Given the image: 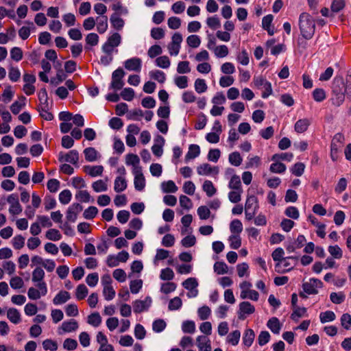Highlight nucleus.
<instances>
[{
  "label": "nucleus",
  "mask_w": 351,
  "mask_h": 351,
  "mask_svg": "<svg viewBox=\"0 0 351 351\" xmlns=\"http://www.w3.org/2000/svg\"><path fill=\"white\" fill-rule=\"evenodd\" d=\"M12 245L16 250L21 249L25 244V237L22 235H16L12 239Z\"/></svg>",
  "instance_id": "obj_59"
},
{
  "label": "nucleus",
  "mask_w": 351,
  "mask_h": 351,
  "mask_svg": "<svg viewBox=\"0 0 351 351\" xmlns=\"http://www.w3.org/2000/svg\"><path fill=\"white\" fill-rule=\"evenodd\" d=\"M228 48L226 45H219L215 47L214 49V53L217 58H224L228 54Z\"/></svg>",
  "instance_id": "obj_49"
},
{
  "label": "nucleus",
  "mask_w": 351,
  "mask_h": 351,
  "mask_svg": "<svg viewBox=\"0 0 351 351\" xmlns=\"http://www.w3.org/2000/svg\"><path fill=\"white\" fill-rule=\"evenodd\" d=\"M335 314L331 311H326L321 313L319 315L320 322L323 324L328 322H332L335 319Z\"/></svg>",
  "instance_id": "obj_42"
},
{
  "label": "nucleus",
  "mask_w": 351,
  "mask_h": 351,
  "mask_svg": "<svg viewBox=\"0 0 351 351\" xmlns=\"http://www.w3.org/2000/svg\"><path fill=\"white\" fill-rule=\"evenodd\" d=\"M25 100L26 97L24 96H21L19 98L18 101H14L10 107L12 112L14 114H19L22 108L25 106Z\"/></svg>",
  "instance_id": "obj_24"
},
{
  "label": "nucleus",
  "mask_w": 351,
  "mask_h": 351,
  "mask_svg": "<svg viewBox=\"0 0 351 351\" xmlns=\"http://www.w3.org/2000/svg\"><path fill=\"white\" fill-rule=\"evenodd\" d=\"M323 286V282L317 278H311L308 282H304L302 285V288L304 292L308 294H317V288H321Z\"/></svg>",
  "instance_id": "obj_7"
},
{
  "label": "nucleus",
  "mask_w": 351,
  "mask_h": 351,
  "mask_svg": "<svg viewBox=\"0 0 351 351\" xmlns=\"http://www.w3.org/2000/svg\"><path fill=\"white\" fill-rule=\"evenodd\" d=\"M97 23V29L99 34H104L108 29V17L103 15L97 17L95 23Z\"/></svg>",
  "instance_id": "obj_18"
},
{
  "label": "nucleus",
  "mask_w": 351,
  "mask_h": 351,
  "mask_svg": "<svg viewBox=\"0 0 351 351\" xmlns=\"http://www.w3.org/2000/svg\"><path fill=\"white\" fill-rule=\"evenodd\" d=\"M70 293L66 291H60L53 298L54 304H62L70 299Z\"/></svg>",
  "instance_id": "obj_23"
},
{
  "label": "nucleus",
  "mask_w": 351,
  "mask_h": 351,
  "mask_svg": "<svg viewBox=\"0 0 351 351\" xmlns=\"http://www.w3.org/2000/svg\"><path fill=\"white\" fill-rule=\"evenodd\" d=\"M230 229L232 234L239 235V234H240L243 230V225L241 221L239 219L232 220L230 225Z\"/></svg>",
  "instance_id": "obj_33"
},
{
  "label": "nucleus",
  "mask_w": 351,
  "mask_h": 351,
  "mask_svg": "<svg viewBox=\"0 0 351 351\" xmlns=\"http://www.w3.org/2000/svg\"><path fill=\"white\" fill-rule=\"evenodd\" d=\"M199 351H211L210 341L206 336L200 335L197 338Z\"/></svg>",
  "instance_id": "obj_13"
},
{
  "label": "nucleus",
  "mask_w": 351,
  "mask_h": 351,
  "mask_svg": "<svg viewBox=\"0 0 351 351\" xmlns=\"http://www.w3.org/2000/svg\"><path fill=\"white\" fill-rule=\"evenodd\" d=\"M312 95L314 100L317 102H322L326 97V92L323 88H315Z\"/></svg>",
  "instance_id": "obj_44"
},
{
  "label": "nucleus",
  "mask_w": 351,
  "mask_h": 351,
  "mask_svg": "<svg viewBox=\"0 0 351 351\" xmlns=\"http://www.w3.org/2000/svg\"><path fill=\"white\" fill-rule=\"evenodd\" d=\"M78 328V323L75 319H71L62 323L59 330H62L64 332H71L75 331Z\"/></svg>",
  "instance_id": "obj_16"
},
{
  "label": "nucleus",
  "mask_w": 351,
  "mask_h": 351,
  "mask_svg": "<svg viewBox=\"0 0 351 351\" xmlns=\"http://www.w3.org/2000/svg\"><path fill=\"white\" fill-rule=\"evenodd\" d=\"M134 188L136 191H141L145 186V179L144 176H135L134 180Z\"/></svg>",
  "instance_id": "obj_56"
},
{
  "label": "nucleus",
  "mask_w": 351,
  "mask_h": 351,
  "mask_svg": "<svg viewBox=\"0 0 351 351\" xmlns=\"http://www.w3.org/2000/svg\"><path fill=\"white\" fill-rule=\"evenodd\" d=\"M71 197L72 194L69 189H64L59 194V201L64 205L68 204L71 202Z\"/></svg>",
  "instance_id": "obj_35"
},
{
  "label": "nucleus",
  "mask_w": 351,
  "mask_h": 351,
  "mask_svg": "<svg viewBox=\"0 0 351 351\" xmlns=\"http://www.w3.org/2000/svg\"><path fill=\"white\" fill-rule=\"evenodd\" d=\"M182 330L185 333L193 334L195 331V324L193 321H184L182 325Z\"/></svg>",
  "instance_id": "obj_40"
},
{
  "label": "nucleus",
  "mask_w": 351,
  "mask_h": 351,
  "mask_svg": "<svg viewBox=\"0 0 351 351\" xmlns=\"http://www.w3.org/2000/svg\"><path fill=\"white\" fill-rule=\"evenodd\" d=\"M121 42V35L115 32L112 34L102 46V51L106 53H112L113 49L118 47Z\"/></svg>",
  "instance_id": "obj_4"
},
{
  "label": "nucleus",
  "mask_w": 351,
  "mask_h": 351,
  "mask_svg": "<svg viewBox=\"0 0 351 351\" xmlns=\"http://www.w3.org/2000/svg\"><path fill=\"white\" fill-rule=\"evenodd\" d=\"M98 213L97 207L91 206L86 208L83 213V216L86 219H94Z\"/></svg>",
  "instance_id": "obj_47"
},
{
  "label": "nucleus",
  "mask_w": 351,
  "mask_h": 351,
  "mask_svg": "<svg viewBox=\"0 0 351 351\" xmlns=\"http://www.w3.org/2000/svg\"><path fill=\"white\" fill-rule=\"evenodd\" d=\"M203 191L206 193L208 197H212L214 195L217 190L214 186L213 182L210 180H206L202 186Z\"/></svg>",
  "instance_id": "obj_32"
},
{
  "label": "nucleus",
  "mask_w": 351,
  "mask_h": 351,
  "mask_svg": "<svg viewBox=\"0 0 351 351\" xmlns=\"http://www.w3.org/2000/svg\"><path fill=\"white\" fill-rule=\"evenodd\" d=\"M332 97L331 98L332 105L340 106L345 100L346 86L342 78L333 80L332 86Z\"/></svg>",
  "instance_id": "obj_2"
},
{
  "label": "nucleus",
  "mask_w": 351,
  "mask_h": 351,
  "mask_svg": "<svg viewBox=\"0 0 351 351\" xmlns=\"http://www.w3.org/2000/svg\"><path fill=\"white\" fill-rule=\"evenodd\" d=\"M255 334L252 329H247L243 337V341L245 346L250 347L254 339Z\"/></svg>",
  "instance_id": "obj_31"
},
{
  "label": "nucleus",
  "mask_w": 351,
  "mask_h": 351,
  "mask_svg": "<svg viewBox=\"0 0 351 351\" xmlns=\"http://www.w3.org/2000/svg\"><path fill=\"white\" fill-rule=\"evenodd\" d=\"M161 189L164 193H175L178 191V187L172 180L162 182Z\"/></svg>",
  "instance_id": "obj_28"
},
{
  "label": "nucleus",
  "mask_w": 351,
  "mask_h": 351,
  "mask_svg": "<svg viewBox=\"0 0 351 351\" xmlns=\"http://www.w3.org/2000/svg\"><path fill=\"white\" fill-rule=\"evenodd\" d=\"M152 304V298L147 296L144 300H136L133 302L134 311L136 313H140L144 311L148 310Z\"/></svg>",
  "instance_id": "obj_10"
},
{
  "label": "nucleus",
  "mask_w": 351,
  "mask_h": 351,
  "mask_svg": "<svg viewBox=\"0 0 351 351\" xmlns=\"http://www.w3.org/2000/svg\"><path fill=\"white\" fill-rule=\"evenodd\" d=\"M239 306L238 318L241 320H244L246 315H251L255 312V307L249 302H242Z\"/></svg>",
  "instance_id": "obj_8"
},
{
  "label": "nucleus",
  "mask_w": 351,
  "mask_h": 351,
  "mask_svg": "<svg viewBox=\"0 0 351 351\" xmlns=\"http://www.w3.org/2000/svg\"><path fill=\"white\" fill-rule=\"evenodd\" d=\"M149 75L152 79L157 80L158 82L161 84L164 83L166 80L165 73L160 70L150 71Z\"/></svg>",
  "instance_id": "obj_41"
},
{
  "label": "nucleus",
  "mask_w": 351,
  "mask_h": 351,
  "mask_svg": "<svg viewBox=\"0 0 351 351\" xmlns=\"http://www.w3.org/2000/svg\"><path fill=\"white\" fill-rule=\"evenodd\" d=\"M197 172L200 176L217 175L219 173V167H212L208 163H204L197 167Z\"/></svg>",
  "instance_id": "obj_12"
},
{
  "label": "nucleus",
  "mask_w": 351,
  "mask_h": 351,
  "mask_svg": "<svg viewBox=\"0 0 351 351\" xmlns=\"http://www.w3.org/2000/svg\"><path fill=\"white\" fill-rule=\"evenodd\" d=\"M341 324L346 330L351 329V315L348 313H344L341 317Z\"/></svg>",
  "instance_id": "obj_64"
},
{
  "label": "nucleus",
  "mask_w": 351,
  "mask_h": 351,
  "mask_svg": "<svg viewBox=\"0 0 351 351\" xmlns=\"http://www.w3.org/2000/svg\"><path fill=\"white\" fill-rule=\"evenodd\" d=\"M7 316L9 320L14 324H18L21 321V315L16 308H10L8 311Z\"/></svg>",
  "instance_id": "obj_27"
},
{
  "label": "nucleus",
  "mask_w": 351,
  "mask_h": 351,
  "mask_svg": "<svg viewBox=\"0 0 351 351\" xmlns=\"http://www.w3.org/2000/svg\"><path fill=\"white\" fill-rule=\"evenodd\" d=\"M228 187L234 190H242L240 177L233 175L229 182Z\"/></svg>",
  "instance_id": "obj_37"
},
{
  "label": "nucleus",
  "mask_w": 351,
  "mask_h": 351,
  "mask_svg": "<svg viewBox=\"0 0 351 351\" xmlns=\"http://www.w3.org/2000/svg\"><path fill=\"white\" fill-rule=\"evenodd\" d=\"M88 293L87 287L84 285H79L76 288L75 296L78 300L84 299Z\"/></svg>",
  "instance_id": "obj_36"
},
{
  "label": "nucleus",
  "mask_w": 351,
  "mask_h": 351,
  "mask_svg": "<svg viewBox=\"0 0 351 351\" xmlns=\"http://www.w3.org/2000/svg\"><path fill=\"white\" fill-rule=\"evenodd\" d=\"M197 313L201 320H206L210 315L211 310L208 306H203L199 308Z\"/></svg>",
  "instance_id": "obj_51"
},
{
  "label": "nucleus",
  "mask_w": 351,
  "mask_h": 351,
  "mask_svg": "<svg viewBox=\"0 0 351 351\" xmlns=\"http://www.w3.org/2000/svg\"><path fill=\"white\" fill-rule=\"evenodd\" d=\"M229 162L231 165L238 167L239 166L243 161V158L241 156V154L238 152H234L229 155L228 157Z\"/></svg>",
  "instance_id": "obj_34"
},
{
  "label": "nucleus",
  "mask_w": 351,
  "mask_h": 351,
  "mask_svg": "<svg viewBox=\"0 0 351 351\" xmlns=\"http://www.w3.org/2000/svg\"><path fill=\"white\" fill-rule=\"evenodd\" d=\"M45 237L51 241H58L61 239V234L56 229H49L45 233Z\"/></svg>",
  "instance_id": "obj_60"
},
{
  "label": "nucleus",
  "mask_w": 351,
  "mask_h": 351,
  "mask_svg": "<svg viewBox=\"0 0 351 351\" xmlns=\"http://www.w3.org/2000/svg\"><path fill=\"white\" fill-rule=\"evenodd\" d=\"M311 121L308 119H299L295 123V131L298 133H302L307 130Z\"/></svg>",
  "instance_id": "obj_19"
},
{
  "label": "nucleus",
  "mask_w": 351,
  "mask_h": 351,
  "mask_svg": "<svg viewBox=\"0 0 351 351\" xmlns=\"http://www.w3.org/2000/svg\"><path fill=\"white\" fill-rule=\"evenodd\" d=\"M328 252L333 258L337 259H340L343 256L342 250L337 245H330L328 247Z\"/></svg>",
  "instance_id": "obj_48"
},
{
  "label": "nucleus",
  "mask_w": 351,
  "mask_h": 351,
  "mask_svg": "<svg viewBox=\"0 0 351 351\" xmlns=\"http://www.w3.org/2000/svg\"><path fill=\"white\" fill-rule=\"evenodd\" d=\"M58 160L60 162H69L75 167H78L79 153L76 149H72L66 154L61 152L59 153Z\"/></svg>",
  "instance_id": "obj_6"
},
{
  "label": "nucleus",
  "mask_w": 351,
  "mask_h": 351,
  "mask_svg": "<svg viewBox=\"0 0 351 351\" xmlns=\"http://www.w3.org/2000/svg\"><path fill=\"white\" fill-rule=\"evenodd\" d=\"M108 178H106V181L103 180H99L94 182L92 184V187L93 190L97 193L106 191L108 189V185L106 184Z\"/></svg>",
  "instance_id": "obj_29"
},
{
  "label": "nucleus",
  "mask_w": 351,
  "mask_h": 351,
  "mask_svg": "<svg viewBox=\"0 0 351 351\" xmlns=\"http://www.w3.org/2000/svg\"><path fill=\"white\" fill-rule=\"evenodd\" d=\"M83 170L85 173H86L91 177H96L98 176H101L104 171V167L101 165H85L83 167Z\"/></svg>",
  "instance_id": "obj_14"
},
{
  "label": "nucleus",
  "mask_w": 351,
  "mask_h": 351,
  "mask_svg": "<svg viewBox=\"0 0 351 351\" xmlns=\"http://www.w3.org/2000/svg\"><path fill=\"white\" fill-rule=\"evenodd\" d=\"M258 209V204L257 197L254 195L247 197L245 202V210L256 213Z\"/></svg>",
  "instance_id": "obj_15"
},
{
  "label": "nucleus",
  "mask_w": 351,
  "mask_h": 351,
  "mask_svg": "<svg viewBox=\"0 0 351 351\" xmlns=\"http://www.w3.org/2000/svg\"><path fill=\"white\" fill-rule=\"evenodd\" d=\"M269 170L272 173H282L286 170V166L282 162H274L270 165Z\"/></svg>",
  "instance_id": "obj_52"
},
{
  "label": "nucleus",
  "mask_w": 351,
  "mask_h": 351,
  "mask_svg": "<svg viewBox=\"0 0 351 351\" xmlns=\"http://www.w3.org/2000/svg\"><path fill=\"white\" fill-rule=\"evenodd\" d=\"M213 268L215 272L219 275L227 274L228 270L227 265L223 261L216 262Z\"/></svg>",
  "instance_id": "obj_38"
},
{
  "label": "nucleus",
  "mask_w": 351,
  "mask_h": 351,
  "mask_svg": "<svg viewBox=\"0 0 351 351\" xmlns=\"http://www.w3.org/2000/svg\"><path fill=\"white\" fill-rule=\"evenodd\" d=\"M200 154V148L197 145H190L189 147V152L185 156V160L187 161L191 159H193L197 157Z\"/></svg>",
  "instance_id": "obj_25"
},
{
  "label": "nucleus",
  "mask_w": 351,
  "mask_h": 351,
  "mask_svg": "<svg viewBox=\"0 0 351 351\" xmlns=\"http://www.w3.org/2000/svg\"><path fill=\"white\" fill-rule=\"evenodd\" d=\"M206 24L213 29H216L221 26L220 21L217 16L208 17L206 19Z\"/></svg>",
  "instance_id": "obj_57"
},
{
  "label": "nucleus",
  "mask_w": 351,
  "mask_h": 351,
  "mask_svg": "<svg viewBox=\"0 0 351 351\" xmlns=\"http://www.w3.org/2000/svg\"><path fill=\"white\" fill-rule=\"evenodd\" d=\"M144 113L141 109H134L130 110L127 114V118L130 120L140 121L141 118L143 117Z\"/></svg>",
  "instance_id": "obj_39"
},
{
  "label": "nucleus",
  "mask_w": 351,
  "mask_h": 351,
  "mask_svg": "<svg viewBox=\"0 0 351 351\" xmlns=\"http://www.w3.org/2000/svg\"><path fill=\"white\" fill-rule=\"evenodd\" d=\"M87 322L94 327L99 326L101 323V317L99 313L98 312H95L89 315L88 316Z\"/></svg>",
  "instance_id": "obj_30"
},
{
  "label": "nucleus",
  "mask_w": 351,
  "mask_h": 351,
  "mask_svg": "<svg viewBox=\"0 0 351 351\" xmlns=\"http://www.w3.org/2000/svg\"><path fill=\"white\" fill-rule=\"evenodd\" d=\"M53 68L56 70V75L54 77H51L50 80V84L53 86H57L65 80L66 75L64 71L62 69V62L58 59L52 61Z\"/></svg>",
  "instance_id": "obj_5"
},
{
  "label": "nucleus",
  "mask_w": 351,
  "mask_h": 351,
  "mask_svg": "<svg viewBox=\"0 0 351 351\" xmlns=\"http://www.w3.org/2000/svg\"><path fill=\"white\" fill-rule=\"evenodd\" d=\"M85 159L88 162H94L97 160L98 152L94 147H87L84 150Z\"/></svg>",
  "instance_id": "obj_22"
},
{
  "label": "nucleus",
  "mask_w": 351,
  "mask_h": 351,
  "mask_svg": "<svg viewBox=\"0 0 351 351\" xmlns=\"http://www.w3.org/2000/svg\"><path fill=\"white\" fill-rule=\"evenodd\" d=\"M142 61L139 58H132L124 62V66L128 71L140 72L141 70Z\"/></svg>",
  "instance_id": "obj_11"
},
{
  "label": "nucleus",
  "mask_w": 351,
  "mask_h": 351,
  "mask_svg": "<svg viewBox=\"0 0 351 351\" xmlns=\"http://www.w3.org/2000/svg\"><path fill=\"white\" fill-rule=\"evenodd\" d=\"M174 277V273L171 268L167 267L161 270L160 278L162 280H170Z\"/></svg>",
  "instance_id": "obj_61"
},
{
  "label": "nucleus",
  "mask_w": 351,
  "mask_h": 351,
  "mask_svg": "<svg viewBox=\"0 0 351 351\" xmlns=\"http://www.w3.org/2000/svg\"><path fill=\"white\" fill-rule=\"evenodd\" d=\"M182 305V301L179 297H175L169 301L168 308L170 311L178 310Z\"/></svg>",
  "instance_id": "obj_54"
},
{
  "label": "nucleus",
  "mask_w": 351,
  "mask_h": 351,
  "mask_svg": "<svg viewBox=\"0 0 351 351\" xmlns=\"http://www.w3.org/2000/svg\"><path fill=\"white\" fill-rule=\"evenodd\" d=\"M125 75V71L121 67H119L114 71L112 73V81L110 85V88L116 91L123 88L125 83L123 80Z\"/></svg>",
  "instance_id": "obj_3"
},
{
  "label": "nucleus",
  "mask_w": 351,
  "mask_h": 351,
  "mask_svg": "<svg viewBox=\"0 0 351 351\" xmlns=\"http://www.w3.org/2000/svg\"><path fill=\"white\" fill-rule=\"evenodd\" d=\"M60 181L57 179L53 178L49 180L47 184V189L51 193H56V191H58L60 188Z\"/></svg>",
  "instance_id": "obj_55"
},
{
  "label": "nucleus",
  "mask_w": 351,
  "mask_h": 351,
  "mask_svg": "<svg viewBox=\"0 0 351 351\" xmlns=\"http://www.w3.org/2000/svg\"><path fill=\"white\" fill-rule=\"evenodd\" d=\"M156 64L162 69H167L170 66V60L167 56H162L156 59Z\"/></svg>",
  "instance_id": "obj_46"
},
{
  "label": "nucleus",
  "mask_w": 351,
  "mask_h": 351,
  "mask_svg": "<svg viewBox=\"0 0 351 351\" xmlns=\"http://www.w3.org/2000/svg\"><path fill=\"white\" fill-rule=\"evenodd\" d=\"M207 85L203 79H197L195 82V89L197 93H202L207 90Z\"/></svg>",
  "instance_id": "obj_58"
},
{
  "label": "nucleus",
  "mask_w": 351,
  "mask_h": 351,
  "mask_svg": "<svg viewBox=\"0 0 351 351\" xmlns=\"http://www.w3.org/2000/svg\"><path fill=\"white\" fill-rule=\"evenodd\" d=\"M127 188V182L123 177L118 176L114 180V189L117 193L123 191Z\"/></svg>",
  "instance_id": "obj_26"
},
{
  "label": "nucleus",
  "mask_w": 351,
  "mask_h": 351,
  "mask_svg": "<svg viewBox=\"0 0 351 351\" xmlns=\"http://www.w3.org/2000/svg\"><path fill=\"white\" fill-rule=\"evenodd\" d=\"M44 278V270L40 267H37L33 271L32 274V281L37 282V285L42 289L44 282H42Z\"/></svg>",
  "instance_id": "obj_17"
},
{
  "label": "nucleus",
  "mask_w": 351,
  "mask_h": 351,
  "mask_svg": "<svg viewBox=\"0 0 351 351\" xmlns=\"http://www.w3.org/2000/svg\"><path fill=\"white\" fill-rule=\"evenodd\" d=\"M166 327V322L161 319L155 320L152 324V329L156 332H162Z\"/></svg>",
  "instance_id": "obj_62"
},
{
  "label": "nucleus",
  "mask_w": 351,
  "mask_h": 351,
  "mask_svg": "<svg viewBox=\"0 0 351 351\" xmlns=\"http://www.w3.org/2000/svg\"><path fill=\"white\" fill-rule=\"evenodd\" d=\"M186 43L191 47L197 48L200 45L201 40L199 36L193 34L187 37Z\"/></svg>",
  "instance_id": "obj_45"
},
{
  "label": "nucleus",
  "mask_w": 351,
  "mask_h": 351,
  "mask_svg": "<svg viewBox=\"0 0 351 351\" xmlns=\"http://www.w3.org/2000/svg\"><path fill=\"white\" fill-rule=\"evenodd\" d=\"M110 21L112 27L117 30H121L124 26V21L118 13H113L110 18Z\"/></svg>",
  "instance_id": "obj_20"
},
{
  "label": "nucleus",
  "mask_w": 351,
  "mask_h": 351,
  "mask_svg": "<svg viewBox=\"0 0 351 351\" xmlns=\"http://www.w3.org/2000/svg\"><path fill=\"white\" fill-rule=\"evenodd\" d=\"M299 27L302 37L309 40L315 34V21L309 14L302 12L299 17Z\"/></svg>",
  "instance_id": "obj_1"
},
{
  "label": "nucleus",
  "mask_w": 351,
  "mask_h": 351,
  "mask_svg": "<svg viewBox=\"0 0 351 351\" xmlns=\"http://www.w3.org/2000/svg\"><path fill=\"white\" fill-rule=\"evenodd\" d=\"M267 326L272 332L274 334H279L281 329V325L277 317H274L269 319L267 322Z\"/></svg>",
  "instance_id": "obj_21"
},
{
  "label": "nucleus",
  "mask_w": 351,
  "mask_h": 351,
  "mask_svg": "<svg viewBox=\"0 0 351 351\" xmlns=\"http://www.w3.org/2000/svg\"><path fill=\"white\" fill-rule=\"evenodd\" d=\"M293 311L291 315V318L294 321H298V318L302 317L306 312L305 307H299L298 306L293 308Z\"/></svg>",
  "instance_id": "obj_43"
},
{
  "label": "nucleus",
  "mask_w": 351,
  "mask_h": 351,
  "mask_svg": "<svg viewBox=\"0 0 351 351\" xmlns=\"http://www.w3.org/2000/svg\"><path fill=\"white\" fill-rule=\"evenodd\" d=\"M83 209V206L79 203H73L67 209L66 219L70 222H75L77 217V214Z\"/></svg>",
  "instance_id": "obj_9"
},
{
  "label": "nucleus",
  "mask_w": 351,
  "mask_h": 351,
  "mask_svg": "<svg viewBox=\"0 0 351 351\" xmlns=\"http://www.w3.org/2000/svg\"><path fill=\"white\" fill-rule=\"evenodd\" d=\"M121 96L124 100L130 101L134 97V91L131 88H125L121 91Z\"/></svg>",
  "instance_id": "obj_63"
},
{
  "label": "nucleus",
  "mask_w": 351,
  "mask_h": 351,
  "mask_svg": "<svg viewBox=\"0 0 351 351\" xmlns=\"http://www.w3.org/2000/svg\"><path fill=\"white\" fill-rule=\"evenodd\" d=\"M241 333L239 330H236L232 332H230L227 338V341L228 343H231L232 346H236L238 344L240 339Z\"/></svg>",
  "instance_id": "obj_50"
},
{
  "label": "nucleus",
  "mask_w": 351,
  "mask_h": 351,
  "mask_svg": "<svg viewBox=\"0 0 351 351\" xmlns=\"http://www.w3.org/2000/svg\"><path fill=\"white\" fill-rule=\"evenodd\" d=\"M176 289V284L171 282H168L162 284L160 291L165 294L170 293L174 291Z\"/></svg>",
  "instance_id": "obj_53"
}]
</instances>
